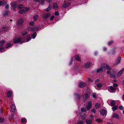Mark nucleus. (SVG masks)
Returning a JSON list of instances; mask_svg holds the SVG:
<instances>
[{
  "instance_id": "62",
  "label": "nucleus",
  "mask_w": 124,
  "mask_h": 124,
  "mask_svg": "<svg viewBox=\"0 0 124 124\" xmlns=\"http://www.w3.org/2000/svg\"><path fill=\"white\" fill-rule=\"evenodd\" d=\"M123 114L124 115V110L123 111Z\"/></svg>"
},
{
  "instance_id": "4",
  "label": "nucleus",
  "mask_w": 124,
  "mask_h": 124,
  "mask_svg": "<svg viewBox=\"0 0 124 124\" xmlns=\"http://www.w3.org/2000/svg\"><path fill=\"white\" fill-rule=\"evenodd\" d=\"M109 67L108 65H107L106 64L103 63L101 65V66L100 67V70L101 71H105L107 69H108Z\"/></svg>"
},
{
  "instance_id": "40",
  "label": "nucleus",
  "mask_w": 124,
  "mask_h": 124,
  "mask_svg": "<svg viewBox=\"0 0 124 124\" xmlns=\"http://www.w3.org/2000/svg\"><path fill=\"white\" fill-rule=\"evenodd\" d=\"M81 111L82 112H85L86 111V109L84 108H82L81 109Z\"/></svg>"
},
{
  "instance_id": "58",
  "label": "nucleus",
  "mask_w": 124,
  "mask_h": 124,
  "mask_svg": "<svg viewBox=\"0 0 124 124\" xmlns=\"http://www.w3.org/2000/svg\"><path fill=\"white\" fill-rule=\"evenodd\" d=\"M99 79H97L95 81V83H96V82L99 81Z\"/></svg>"
},
{
  "instance_id": "31",
  "label": "nucleus",
  "mask_w": 124,
  "mask_h": 124,
  "mask_svg": "<svg viewBox=\"0 0 124 124\" xmlns=\"http://www.w3.org/2000/svg\"><path fill=\"white\" fill-rule=\"evenodd\" d=\"M78 1H76V2H78V4H76V5H79L81 4L82 3H83V2H82L81 0H78Z\"/></svg>"
},
{
  "instance_id": "28",
  "label": "nucleus",
  "mask_w": 124,
  "mask_h": 124,
  "mask_svg": "<svg viewBox=\"0 0 124 124\" xmlns=\"http://www.w3.org/2000/svg\"><path fill=\"white\" fill-rule=\"evenodd\" d=\"M113 117L116 118H119L118 115L116 114H113Z\"/></svg>"
},
{
  "instance_id": "30",
  "label": "nucleus",
  "mask_w": 124,
  "mask_h": 124,
  "mask_svg": "<svg viewBox=\"0 0 124 124\" xmlns=\"http://www.w3.org/2000/svg\"><path fill=\"white\" fill-rule=\"evenodd\" d=\"M86 123L87 124H91V120H90L87 119L86 120Z\"/></svg>"
},
{
  "instance_id": "24",
  "label": "nucleus",
  "mask_w": 124,
  "mask_h": 124,
  "mask_svg": "<svg viewBox=\"0 0 124 124\" xmlns=\"http://www.w3.org/2000/svg\"><path fill=\"white\" fill-rule=\"evenodd\" d=\"M74 58L77 61H79L80 60V58L78 55H75L74 56Z\"/></svg>"
},
{
  "instance_id": "33",
  "label": "nucleus",
  "mask_w": 124,
  "mask_h": 124,
  "mask_svg": "<svg viewBox=\"0 0 124 124\" xmlns=\"http://www.w3.org/2000/svg\"><path fill=\"white\" fill-rule=\"evenodd\" d=\"M97 86L98 88H100L101 87L103 86L102 84L100 83L97 84Z\"/></svg>"
},
{
  "instance_id": "15",
  "label": "nucleus",
  "mask_w": 124,
  "mask_h": 124,
  "mask_svg": "<svg viewBox=\"0 0 124 124\" xmlns=\"http://www.w3.org/2000/svg\"><path fill=\"white\" fill-rule=\"evenodd\" d=\"M121 57L119 56L116 60L115 64H116L120 63L121 59Z\"/></svg>"
},
{
  "instance_id": "50",
  "label": "nucleus",
  "mask_w": 124,
  "mask_h": 124,
  "mask_svg": "<svg viewBox=\"0 0 124 124\" xmlns=\"http://www.w3.org/2000/svg\"><path fill=\"white\" fill-rule=\"evenodd\" d=\"M34 23L33 22H32L30 23V24L31 25H33L34 24Z\"/></svg>"
},
{
  "instance_id": "64",
  "label": "nucleus",
  "mask_w": 124,
  "mask_h": 124,
  "mask_svg": "<svg viewBox=\"0 0 124 124\" xmlns=\"http://www.w3.org/2000/svg\"><path fill=\"white\" fill-rule=\"evenodd\" d=\"M123 99H124V94L123 96Z\"/></svg>"
},
{
  "instance_id": "23",
  "label": "nucleus",
  "mask_w": 124,
  "mask_h": 124,
  "mask_svg": "<svg viewBox=\"0 0 124 124\" xmlns=\"http://www.w3.org/2000/svg\"><path fill=\"white\" fill-rule=\"evenodd\" d=\"M7 3V2L5 1V0L0 1V5H1L2 4L5 5Z\"/></svg>"
},
{
  "instance_id": "29",
  "label": "nucleus",
  "mask_w": 124,
  "mask_h": 124,
  "mask_svg": "<svg viewBox=\"0 0 124 124\" xmlns=\"http://www.w3.org/2000/svg\"><path fill=\"white\" fill-rule=\"evenodd\" d=\"M39 17V16L37 15H36L33 17V18L34 19V21H35L37 20V18Z\"/></svg>"
},
{
  "instance_id": "17",
  "label": "nucleus",
  "mask_w": 124,
  "mask_h": 124,
  "mask_svg": "<svg viewBox=\"0 0 124 124\" xmlns=\"http://www.w3.org/2000/svg\"><path fill=\"white\" fill-rule=\"evenodd\" d=\"M109 89L110 90V92L111 93L114 92L116 91V89L113 87L110 86L109 87Z\"/></svg>"
},
{
  "instance_id": "56",
  "label": "nucleus",
  "mask_w": 124,
  "mask_h": 124,
  "mask_svg": "<svg viewBox=\"0 0 124 124\" xmlns=\"http://www.w3.org/2000/svg\"><path fill=\"white\" fill-rule=\"evenodd\" d=\"M88 81H89L90 82H92L93 81L90 78H89L88 79Z\"/></svg>"
},
{
  "instance_id": "22",
  "label": "nucleus",
  "mask_w": 124,
  "mask_h": 124,
  "mask_svg": "<svg viewBox=\"0 0 124 124\" xmlns=\"http://www.w3.org/2000/svg\"><path fill=\"white\" fill-rule=\"evenodd\" d=\"M11 46V44L10 43H8L6 45L5 48H8L10 47Z\"/></svg>"
},
{
  "instance_id": "27",
  "label": "nucleus",
  "mask_w": 124,
  "mask_h": 124,
  "mask_svg": "<svg viewBox=\"0 0 124 124\" xmlns=\"http://www.w3.org/2000/svg\"><path fill=\"white\" fill-rule=\"evenodd\" d=\"M37 35V34L36 33H34L31 35V37L33 39H34L36 37Z\"/></svg>"
},
{
  "instance_id": "26",
  "label": "nucleus",
  "mask_w": 124,
  "mask_h": 124,
  "mask_svg": "<svg viewBox=\"0 0 124 124\" xmlns=\"http://www.w3.org/2000/svg\"><path fill=\"white\" fill-rule=\"evenodd\" d=\"M118 108V106H115L112 107V110L113 111H115Z\"/></svg>"
},
{
  "instance_id": "60",
  "label": "nucleus",
  "mask_w": 124,
  "mask_h": 124,
  "mask_svg": "<svg viewBox=\"0 0 124 124\" xmlns=\"http://www.w3.org/2000/svg\"><path fill=\"white\" fill-rule=\"evenodd\" d=\"M2 110L1 109H0V112L1 113L2 112Z\"/></svg>"
},
{
  "instance_id": "35",
  "label": "nucleus",
  "mask_w": 124,
  "mask_h": 124,
  "mask_svg": "<svg viewBox=\"0 0 124 124\" xmlns=\"http://www.w3.org/2000/svg\"><path fill=\"white\" fill-rule=\"evenodd\" d=\"M100 104L99 103H97L95 105V106L96 108H98L100 107Z\"/></svg>"
},
{
  "instance_id": "51",
  "label": "nucleus",
  "mask_w": 124,
  "mask_h": 124,
  "mask_svg": "<svg viewBox=\"0 0 124 124\" xmlns=\"http://www.w3.org/2000/svg\"><path fill=\"white\" fill-rule=\"evenodd\" d=\"M101 71L100 70V68L98 69L97 70V72H99L100 71Z\"/></svg>"
},
{
  "instance_id": "21",
  "label": "nucleus",
  "mask_w": 124,
  "mask_h": 124,
  "mask_svg": "<svg viewBox=\"0 0 124 124\" xmlns=\"http://www.w3.org/2000/svg\"><path fill=\"white\" fill-rule=\"evenodd\" d=\"M58 5L56 3H54L53 5L52 8L54 9H56L58 8Z\"/></svg>"
},
{
  "instance_id": "59",
  "label": "nucleus",
  "mask_w": 124,
  "mask_h": 124,
  "mask_svg": "<svg viewBox=\"0 0 124 124\" xmlns=\"http://www.w3.org/2000/svg\"><path fill=\"white\" fill-rule=\"evenodd\" d=\"M79 115H80L82 116V115H81V113H79Z\"/></svg>"
},
{
  "instance_id": "16",
  "label": "nucleus",
  "mask_w": 124,
  "mask_h": 124,
  "mask_svg": "<svg viewBox=\"0 0 124 124\" xmlns=\"http://www.w3.org/2000/svg\"><path fill=\"white\" fill-rule=\"evenodd\" d=\"M124 70V69H123L118 72L117 75V77H119L121 75Z\"/></svg>"
},
{
  "instance_id": "19",
  "label": "nucleus",
  "mask_w": 124,
  "mask_h": 124,
  "mask_svg": "<svg viewBox=\"0 0 124 124\" xmlns=\"http://www.w3.org/2000/svg\"><path fill=\"white\" fill-rule=\"evenodd\" d=\"M88 97V95L87 94H85L84 95L83 97V99L84 101H86Z\"/></svg>"
},
{
  "instance_id": "7",
  "label": "nucleus",
  "mask_w": 124,
  "mask_h": 124,
  "mask_svg": "<svg viewBox=\"0 0 124 124\" xmlns=\"http://www.w3.org/2000/svg\"><path fill=\"white\" fill-rule=\"evenodd\" d=\"M107 102L109 105L111 106H114L115 104V102L114 100H108Z\"/></svg>"
},
{
  "instance_id": "13",
  "label": "nucleus",
  "mask_w": 124,
  "mask_h": 124,
  "mask_svg": "<svg viewBox=\"0 0 124 124\" xmlns=\"http://www.w3.org/2000/svg\"><path fill=\"white\" fill-rule=\"evenodd\" d=\"M30 36L31 35L30 34H28L27 36V39L26 40H25V42H28L30 41L31 39V38Z\"/></svg>"
},
{
  "instance_id": "18",
  "label": "nucleus",
  "mask_w": 124,
  "mask_h": 124,
  "mask_svg": "<svg viewBox=\"0 0 124 124\" xmlns=\"http://www.w3.org/2000/svg\"><path fill=\"white\" fill-rule=\"evenodd\" d=\"M11 5L14 8L16 7L17 6L16 3L13 2L11 4Z\"/></svg>"
},
{
  "instance_id": "49",
  "label": "nucleus",
  "mask_w": 124,
  "mask_h": 124,
  "mask_svg": "<svg viewBox=\"0 0 124 124\" xmlns=\"http://www.w3.org/2000/svg\"><path fill=\"white\" fill-rule=\"evenodd\" d=\"M4 121V119L3 118H0V122L1 123L2 122Z\"/></svg>"
},
{
  "instance_id": "36",
  "label": "nucleus",
  "mask_w": 124,
  "mask_h": 124,
  "mask_svg": "<svg viewBox=\"0 0 124 124\" xmlns=\"http://www.w3.org/2000/svg\"><path fill=\"white\" fill-rule=\"evenodd\" d=\"M96 120L99 122H101L102 121L101 119L99 118L96 119Z\"/></svg>"
},
{
  "instance_id": "14",
  "label": "nucleus",
  "mask_w": 124,
  "mask_h": 124,
  "mask_svg": "<svg viewBox=\"0 0 124 124\" xmlns=\"http://www.w3.org/2000/svg\"><path fill=\"white\" fill-rule=\"evenodd\" d=\"M13 92L12 91H10L7 92V95L8 97H11L12 95Z\"/></svg>"
},
{
  "instance_id": "44",
  "label": "nucleus",
  "mask_w": 124,
  "mask_h": 124,
  "mask_svg": "<svg viewBox=\"0 0 124 124\" xmlns=\"http://www.w3.org/2000/svg\"><path fill=\"white\" fill-rule=\"evenodd\" d=\"M59 13L57 11H55V12L54 15L56 16H58L59 15Z\"/></svg>"
},
{
  "instance_id": "41",
  "label": "nucleus",
  "mask_w": 124,
  "mask_h": 124,
  "mask_svg": "<svg viewBox=\"0 0 124 124\" xmlns=\"http://www.w3.org/2000/svg\"><path fill=\"white\" fill-rule=\"evenodd\" d=\"M21 121L22 122H26V119L24 118H23L21 120Z\"/></svg>"
},
{
  "instance_id": "25",
  "label": "nucleus",
  "mask_w": 124,
  "mask_h": 124,
  "mask_svg": "<svg viewBox=\"0 0 124 124\" xmlns=\"http://www.w3.org/2000/svg\"><path fill=\"white\" fill-rule=\"evenodd\" d=\"M23 20L22 19H19L18 21V23L19 24H21L23 22Z\"/></svg>"
},
{
  "instance_id": "37",
  "label": "nucleus",
  "mask_w": 124,
  "mask_h": 124,
  "mask_svg": "<svg viewBox=\"0 0 124 124\" xmlns=\"http://www.w3.org/2000/svg\"><path fill=\"white\" fill-rule=\"evenodd\" d=\"M114 42L113 41H111L108 42V45H110L112 44Z\"/></svg>"
},
{
  "instance_id": "9",
  "label": "nucleus",
  "mask_w": 124,
  "mask_h": 124,
  "mask_svg": "<svg viewBox=\"0 0 124 124\" xmlns=\"http://www.w3.org/2000/svg\"><path fill=\"white\" fill-rule=\"evenodd\" d=\"M51 15V14L50 13H47L46 14H44L43 16V18L45 19H46L47 18L49 17Z\"/></svg>"
},
{
  "instance_id": "39",
  "label": "nucleus",
  "mask_w": 124,
  "mask_h": 124,
  "mask_svg": "<svg viewBox=\"0 0 124 124\" xmlns=\"http://www.w3.org/2000/svg\"><path fill=\"white\" fill-rule=\"evenodd\" d=\"M51 9V8L49 6L48 7V8L46 9V11L47 12H48Z\"/></svg>"
},
{
  "instance_id": "5",
  "label": "nucleus",
  "mask_w": 124,
  "mask_h": 124,
  "mask_svg": "<svg viewBox=\"0 0 124 124\" xmlns=\"http://www.w3.org/2000/svg\"><path fill=\"white\" fill-rule=\"evenodd\" d=\"M5 41L2 40L0 42V52L2 51L5 49V48L3 47V46L5 44Z\"/></svg>"
},
{
  "instance_id": "34",
  "label": "nucleus",
  "mask_w": 124,
  "mask_h": 124,
  "mask_svg": "<svg viewBox=\"0 0 124 124\" xmlns=\"http://www.w3.org/2000/svg\"><path fill=\"white\" fill-rule=\"evenodd\" d=\"M75 95L76 98L77 99H79L81 96H80L77 94H75Z\"/></svg>"
},
{
  "instance_id": "38",
  "label": "nucleus",
  "mask_w": 124,
  "mask_h": 124,
  "mask_svg": "<svg viewBox=\"0 0 124 124\" xmlns=\"http://www.w3.org/2000/svg\"><path fill=\"white\" fill-rule=\"evenodd\" d=\"M73 58L72 57H71L70 59V61L69 63V64L70 65H71L73 61Z\"/></svg>"
},
{
  "instance_id": "8",
  "label": "nucleus",
  "mask_w": 124,
  "mask_h": 124,
  "mask_svg": "<svg viewBox=\"0 0 124 124\" xmlns=\"http://www.w3.org/2000/svg\"><path fill=\"white\" fill-rule=\"evenodd\" d=\"M91 64V63L90 62H87L85 64L84 67L86 69L89 68Z\"/></svg>"
},
{
  "instance_id": "20",
  "label": "nucleus",
  "mask_w": 124,
  "mask_h": 124,
  "mask_svg": "<svg viewBox=\"0 0 124 124\" xmlns=\"http://www.w3.org/2000/svg\"><path fill=\"white\" fill-rule=\"evenodd\" d=\"M86 85V84L83 82H80L79 84V86L81 87H82Z\"/></svg>"
},
{
  "instance_id": "57",
  "label": "nucleus",
  "mask_w": 124,
  "mask_h": 124,
  "mask_svg": "<svg viewBox=\"0 0 124 124\" xmlns=\"http://www.w3.org/2000/svg\"><path fill=\"white\" fill-rule=\"evenodd\" d=\"M98 52H94V54L95 55H96L97 54Z\"/></svg>"
},
{
  "instance_id": "43",
  "label": "nucleus",
  "mask_w": 124,
  "mask_h": 124,
  "mask_svg": "<svg viewBox=\"0 0 124 124\" xmlns=\"http://www.w3.org/2000/svg\"><path fill=\"white\" fill-rule=\"evenodd\" d=\"M28 30L29 31H34L33 29L31 27H29L28 28Z\"/></svg>"
},
{
  "instance_id": "1",
  "label": "nucleus",
  "mask_w": 124,
  "mask_h": 124,
  "mask_svg": "<svg viewBox=\"0 0 124 124\" xmlns=\"http://www.w3.org/2000/svg\"><path fill=\"white\" fill-rule=\"evenodd\" d=\"M18 8L19 10L22 9V10L19 11L20 14H23L24 12H25L29 10L28 8L23 7V6L22 5H20L18 6Z\"/></svg>"
},
{
  "instance_id": "6",
  "label": "nucleus",
  "mask_w": 124,
  "mask_h": 124,
  "mask_svg": "<svg viewBox=\"0 0 124 124\" xmlns=\"http://www.w3.org/2000/svg\"><path fill=\"white\" fill-rule=\"evenodd\" d=\"M92 102L90 101L88 102L86 106V108L87 110L88 111L92 107Z\"/></svg>"
},
{
  "instance_id": "46",
  "label": "nucleus",
  "mask_w": 124,
  "mask_h": 124,
  "mask_svg": "<svg viewBox=\"0 0 124 124\" xmlns=\"http://www.w3.org/2000/svg\"><path fill=\"white\" fill-rule=\"evenodd\" d=\"M9 5L8 4H6L5 7V8L8 9L9 8Z\"/></svg>"
},
{
  "instance_id": "32",
  "label": "nucleus",
  "mask_w": 124,
  "mask_h": 124,
  "mask_svg": "<svg viewBox=\"0 0 124 124\" xmlns=\"http://www.w3.org/2000/svg\"><path fill=\"white\" fill-rule=\"evenodd\" d=\"M27 32L26 31H23L22 32V34L23 35H25L27 34Z\"/></svg>"
},
{
  "instance_id": "55",
  "label": "nucleus",
  "mask_w": 124,
  "mask_h": 124,
  "mask_svg": "<svg viewBox=\"0 0 124 124\" xmlns=\"http://www.w3.org/2000/svg\"><path fill=\"white\" fill-rule=\"evenodd\" d=\"M115 50H113L112 51V53L113 54H114L115 53Z\"/></svg>"
},
{
  "instance_id": "10",
  "label": "nucleus",
  "mask_w": 124,
  "mask_h": 124,
  "mask_svg": "<svg viewBox=\"0 0 124 124\" xmlns=\"http://www.w3.org/2000/svg\"><path fill=\"white\" fill-rule=\"evenodd\" d=\"M11 109L12 111L13 112H15L16 109V107L14 104H13L11 106Z\"/></svg>"
},
{
  "instance_id": "61",
  "label": "nucleus",
  "mask_w": 124,
  "mask_h": 124,
  "mask_svg": "<svg viewBox=\"0 0 124 124\" xmlns=\"http://www.w3.org/2000/svg\"><path fill=\"white\" fill-rule=\"evenodd\" d=\"M42 1H41V3H43V2H44V0H41Z\"/></svg>"
},
{
  "instance_id": "53",
  "label": "nucleus",
  "mask_w": 124,
  "mask_h": 124,
  "mask_svg": "<svg viewBox=\"0 0 124 124\" xmlns=\"http://www.w3.org/2000/svg\"><path fill=\"white\" fill-rule=\"evenodd\" d=\"M93 97L94 98H95L96 97V94H95L94 93L93 94Z\"/></svg>"
},
{
  "instance_id": "11",
  "label": "nucleus",
  "mask_w": 124,
  "mask_h": 124,
  "mask_svg": "<svg viewBox=\"0 0 124 124\" xmlns=\"http://www.w3.org/2000/svg\"><path fill=\"white\" fill-rule=\"evenodd\" d=\"M101 114L102 115H105L106 114V111L105 109H102L100 111Z\"/></svg>"
},
{
  "instance_id": "12",
  "label": "nucleus",
  "mask_w": 124,
  "mask_h": 124,
  "mask_svg": "<svg viewBox=\"0 0 124 124\" xmlns=\"http://www.w3.org/2000/svg\"><path fill=\"white\" fill-rule=\"evenodd\" d=\"M70 5V3L69 2H66L64 3L62 5V7L66 8L69 7Z\"/></svg>"
},
{
  "instance_id": "42",
  "label": "nucleus",
  "mask_w": 124,
  "mask_h": 124,
  "mask_svg": "<svg viewBox=\"0 0 124 124\" xmlns=\"http://www.w3.org/2000/svg\"><path fill=\"white\" fill-rule=\"evenodd\" d=\"M8 12L7 11L4 12V14L5 15H8Z\"/></svg>"
},
{
  "instance_id": "63",
  "label": "nucleus",
  "mask_w": 124,
  "mask_h": 124,
  "mask_svg": "<svg viewBox=\"0 0 124 124\" xmlns=\"http://www.w3.org/2000/svg\"><path fill=\"white\" fill-rule=\"evenodd\" d=\"M108 124H113L112 123H108Z\"/></svg>"
},
{
  "instance_id": "54",
  "label": "nucleus",
  "mask_w": 124,
  "mask_h": 124,
  "mask_svg": "<svg viewBox=\"0 0 124 124\" xmlns=\"http://www.w3.org/2000/svg\"><path fill=\"white\" fill-rule=\"evenodd\" d=\"M103 50L104 51H105L107 50V48L106 47H104L103 48Z\"/></svg>"
},
{
  "instance_id": "45",
  "label": "nucleus",
  "mask_w": 124,
  "mask_h": 124,
  "mask_svg": "<svg viewBox=\"0 0 124 124\" xmlns=\"http://www.w3.org/2000/svg\"><path fill=\"white\" fill-rule=\"evenodd\" d=\"M119 108L121 110H123L124 109V107L122 106H119Z\"/></svg>"
},
{
  "instance_id": "47",
  "label": "nucleus",
  "mask_w": 124,
  "mask_h": 124,
  "mask_svg": "<svg viewBox=\"0 0 124 124\" xmlns=\"http://www.w3.org/2000/svg\"><path fill=\"white\" fill-rule=\"evenodd\" d=\"M92 113L94 114L95 113L96 111L95 109H93L92 110Z\"/></svg>"
},
{
  "instance_id": "2",
  "label": "nucleus",
  "mask_w": 124,
  "mask_h": 124,
  "mask_svg": "<svg viewBox=\"0 0 124 124\" xmlns=\"http://www.w3.org/2000/svg\"><path fill=\"white\" fill-rule=\"evenodd\" d=\"M23 42V39L21 37L16 38L14 40V43H18L21 44Z\"/></svg>"
},
{
  "instance_id": "3",
  "label": "nucleus",
  "mask_w": 124,
  "mask_h": 124,
  "mask_svg": "<svg viewBox=\"0 0 124 124\" xmlns=\"http://www.w3.org/2000/svg\"><path fill=\"white\" fill-rule=\"evenodd\" d=\"M107 73L108 74H110V77L111 78L115 79L116 78V76L113 70L112 69H110L109 70H108L107 72Z\"/></svg>"
},
{
  "instance_id": "48",
  "label": "nucleus",
  "mask_w": 124,
  "mask_h": 124,
  "mask_svg": "<svg viewBox=\"0 0 124 124\" xmlns=\"http://www.w3.org/2000/svg\"><path fill=\"white\" fill-rule=\"evenodd\" d=\"M54 16H52L50 18V20H52L54 18Z\"/></svg>"
},
{
  "instance_id": "52",
  "label": "nucleus",
  "mask_w": 124,
  "mask_h": 124,
  "mask_svg": "<svg viewBox=\"0 0 124 124\" xmlns=\"http://www.w3.org/2000/svg\"><path fill=\"white\" fill-rule=\"evenodd\" d=\"M113 85L114 87H116L118 85L116 84H114Z\"/></svg>"
}]
</instances>
